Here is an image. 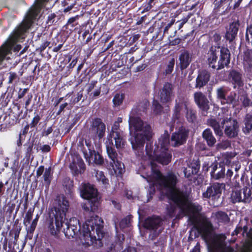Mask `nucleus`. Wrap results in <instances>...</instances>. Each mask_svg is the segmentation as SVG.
Segmentation results:
<instances>
[{"instance_id":"5701e85b","label":"nucleus","mask_w":252,"mask_h":252,"mask_svg":"<svg viewBox=\"0 0 252 252\" xmlns=\"http://www.w3.org/2000/svg\"><path fill=\"white\" fill-rule=\"evenodd\" d=\"M84 155L88 162H91L92 160L94 163L97 165H101L104 163L103 157L97 152L91 151L89 149V152L83 151Z\"/></svg>"},{"instance_id":"f704fd0d","label":"nucleus","mask_w":252,"mask_h":252,"mask_svg":"<svg viewBox=\"0 0 252 252\" xmlns=\"http://www.w3.org/2000/svg\"><path fill=\"white\" fill-rule=\"evenodd\" d=\"M228 90L227 88L225 86L220 87L217 89V97L219 99L221 100V103H223V102L224 101V100L226 97V95L228 93Z\"/></svg>"},{"instance_id":"58836bf2","label":"nucleus","mask_w":252,"mask_h":252,"mask_svg":"<svg viewBox=\"0 0 252 252\" xmlns=\"http://www.w3.org/2000/svg\"><path fill=\"white\" fill-rule=\"evenodd\" d=\"M159 147H158L157 148V150H154L153 149V146L151 145L147 144L146 146L145 151L146 152L147 155L149 156V157L151 158L152 160H153L154 157H155L156 154H157V152L158 151V149Z\"/></svg>"},{"instance_id":"2eb2a0df","label":"nucleus","mask_w":252,"mask_h":252,"mask_svg":"<svg viewBox=\"0 0 252 252\" xmlns=\"http://www.w3.org/2000/svg\"><path fill=\"white\" fill-rule=\"evenodd\" d=\"M105 129V125L102 120L99 118H95L92 120L89 131L91 133L97 135L100 139L104 136Z\"/></svg>"},{"instance_id":"79ce46f5","label":"nucleus","mask_w":252,"mask_h":252,"mask_svg":"<svg viewBox=\"0 0 252 252\" xmlns=\"http://www.w3.org/2000/svg\"><path fill=\"white\" fill-rule=\"evenodd\" d=\"M240 100H241L242 105L244 107H249L252 104L251 100L246 94H244L241 95Z\"/></svg>"},{"instance_id":"49530a36","label":"nucleus","mask_w":252,"mask_h":252,"mask_svg":"<svg viewBox=\"0 0 252 252\" xmlns=\"http://www.w3.org/2000/svg\"><path fill=\"white\" fill-rule=\"evenodd\" d=\"M187 111L186 117L189 121L193 122L196 119V116L194 112L191 109L188 107L186 109Z\"/></svg>"},{"instance_id":"e2e57ef3","label":"nucleus","mask_w":252,"mask_h":252,"mask_svg":"<svg viewBox=\"0 0 252 252\" xmlns=\"http://www.w3.org/2000/svg\"><path fill=\"white\" fill-rule=\"evenodd\" d=\"M83 97V93L82 92L78 93L76 97L74 99L73 102L74 103H77L82 99Z\"/></svg>"},{"instance_id":"338daca9","label":"nucleus","mask_w":252,"mask_h":252,"mask_svg":"<svg viewBox=\"0 0 252 252\" xmlns=\"http://www.w3.org/2000/svg\"><path fill=\"white\" fill-rule=\"evenodd\" d=\"M17 77V74L14 72H10L9 73L8 83L11 84L13 81Z\"/></svg>"},{"instance_id":"cd10ccee","label":"nucleus","mask_w":252,"mask_h":252,"mask_svg":"<svg viewBox=\"0 0 252 252\" xmlns=\"http://www.w3.org/2000/svg\"><path fill=\"white\" fill-rule=\"evenodd\" d=\"M77 162L73 161L69 165L70 169L76 174L81 173L82 171L84 170V164L83 160L78 158H76Z\"/></svg>"},{"instance_id":"a211bd4d","label":"nucleus","mask_w":252,"mask_h":252,"mask_svg":"<svg viewBox=\"0 0 252 252\" xmlns=\"http://www.w3.org/2000/svg\"><path fill=\"white\" fill-rule=\"evenodd\" d=\"M171 157V154L168 150L160 149L157 152L153 160L157 161L163 165H166L170 162Z\"/></svg>"},{"instance_id":"9b49d317","label":"nucleus","mask_w":252,"mask_h":252,"mask_svg":"<svg viewBox=\"0 0 252 252\" xmlns=\"http://www.w3.org/2000/svg\"><path fill=\"white\" fill-rule=\"evenodd\" d=\"M107 153L109 158L111 160L110 162L112 169L115 172H118L120 174H122L125 171L124 164L120 162L118 159V154L115 149L111 146L108 145L107 146Z\"/></svg>"},{"instance_id":"7c9ffc66","label":"nucleus","mask_w":252,"mask_h":252,"mask_svg":"<svg viewBox=\"0 0 252 252\" xmlns=\"http://www.w3.org/2000/svg\"><path fill=\"white\" fill-rule=\"evenodd\" d=\"M244 64L248 71H252V50H247L244 56Z\"/></svg>"},{"instance_id":"603ef678","label":"nucleus","mask_w":252,"mask_h":252,"mask_svg":"<svg viewBox=\"0 0 252 252\" xmlns=\"http://www.w3.org/2000/svg\"><path fill=\"white\" fill-rule=\"evenodd\" d=\"M130 222V217L129 216H127L125 218L120 222V226L121 227L124 228L127 226H128Z\"/></svg>"},{"instance_id":"bf43d9fd","label":"nucleus","mask_w":252,"mask_h":252,"mask_svg":"<svg viewBox=\"0 0 252 252\" xmlns=\"http://www.w3.org/2000/svg\"><path fill=\"white\" fill-rule=\"evenodd\" d=\"M40 120V117L39 115H37L36 116H35L33 118V119L31 124V126L32 127H35L37 125V124L38 123Z\"/></svg>"},{"instance_id":"4c0bfd02","label":"nucleus","mask_w":252,"mask_h":252,"mask_svg":"<svg viewBox=\"0 0 252 252\" xmlns=\"http://www.w3.org/2000/svg\"><path fill=\"white\" fill-rule=\"evenodd\" d=\"M192 15V13H189L187 16L184 17L181 20L174 23L175 32H177V30H180L183 27V25L188 22Z\"/></svg>"},{"instance_id":"72a5a7b5","label":"nucleus","mask_w":252,"mask_h":252,"mask_svg":"<svg viewBox=\"0 0 252 252\" xmlns=\"http://www.w3.org/2000/svg\"><path fill=\"white\" fill-rule=\"evenodd\" d=\"M169 144H170L169 135L167 132H165L159 138L158 146H160V149L168 150L167 147Z\"/></svg>"},{"instance_id":"0eeeda50","label":"nucleus","mask_w":252,"mask_h":252,"mask_svg":"<svg viewBox=\"0 0 252 252\" xmlns=\"http://www.w3.org/2000/svg\"><path fill=\"white\" fill-rule=\"evenodd\" d=\"M230 53L225 47L212 46L208 53V62L209 66L213 69L220 70L227 66L230 63Z\"/></svg>"},{"instance_id":"6e6552de","label":"nucleus","mask_w":252,"mask_h":252,"mask_svg":"<svg viewBox=\"0 0 252 252\" xmlns=\"http://www.w3.org/2000/svg\"><path fill=\"white\" fill-rule=\"evenodd\" d=\"M252 191L248 187H245L241 189H235L232 192L230 199L233 203L237 202H248L251 200Z\"/></svg>"},{"instance_id":"423d86ee","label":"nucleus","mask_w":252,"mask_h":252,"mask_svg":"<svg viewBox=\"0 0 252 252\" xmlns=\"http://www.w3.org/2000/svg\"><path fill=\"white\" fill-rule=\"evenodd\" d=\"M187 204V207L184 208L181 212L189 216V221L207 242L213 230L212 223L206 217L198 214L202 209L200 205L192 204L189 200Z\"/></svg>"},{"instance_id":"052dcab7","label":"nucleus","mask_w":252,"mask_h":252,"mask_svg":"<svg viewBox=\"0 0 252 252\" xmlns=\"http://www.w3.org/2000/svg\"><path fill=\"white\" fill-rule=\"evenodd\" d=\"M33 144L29 143L26 151V157L30 158L32 150Z\"/></svg>"},{"instance_id":"de8ad7c7","label":"nucleus","mask_w":252,"mask_h":252,"mask_svg":"<svg viewBox=\"0 0 252 252\" xmlns=\"http://www.w3.org/2000/svg\"><path fill=\"white\" fill-rule=\"evenodd\" d=\"M153 107L154 112L158 114L162 111V107L159 102L157 100H154L153 102Z\"/></svg>"},{"instance_id":"aec40b11","label":"nucleus","mask_w":252,"mask_h":252,"mask_svg":"<svg viewBox=\"0 0 252 252\" xmlns=\"http://www.w3.org/2000/svg\"><path fill=\"white\" fill-rule=\"evenodd\" d=\"M192 55L189 51L182 50L179 56V65L181 70L187 68L192 61Z\"/></svg>"},{"instance_id":"f3484780","label":"nucleus","mask_w":252,"mask_h":252,"mask_svg":"<svg viewBox=\"0 0 252 252\" xmlns=\"http://www.w3.org/2000/svg\"><path fill=\"white\" fill-rule=\"evenodd\" d=\"M17 40V35H11L5 43L0 47V63L11 51L12 46Z\"/></svg>"},{"instance_id":"5fc2aeb1","label":"nucleus","mask_w":252,"mask_h":252,"mask_svg":"<svg viewBox=\"0 0 252 252\" xmlns=\"http://www.w3.org/2000/svg\"><path fill=\"white\" fill-rule=\"evenodd\" d=\"M38 219V217L37 216L36 218L33 220L31 225L27 228L28 232L32 233L34 231L37 225V222Z\"/></svg>"},{"instance_id":"680f3d73","label":"nucleus","mask_w":252,"mask_h":252,"mask_svg":"<svg viewBox=\"0 0 252 252\" xmlns=\"http://www.w3.org/2000/svg\"><path fill=\"white\" fill-rule=\"evenodd\" d=\"M96 81H92L90 83L88 84V88L87 89V92L88 94L93 90V89L94 88L95 86L96 85Z\"/></svg>"},{"instance_id":"1a4fd4ad","label":"nucleus","mask_w":252,"mask_h":252,"mask_svg":"<svg viewBox=\"0 0 252 252\" xmlns=\"http://www.w3.org/2000/svg\"><path fill=\"white\" fill-rule=\"evenodd\" d=\"M189 131L185 127L182 126L177 131L172 133L170 144L172 146L176 147L184 144L188 137Z\"/></svg>"},{"instance_id":"4d7b16f0","label":"nucleus","mask_w":252,"mask_h":252,"mask_svg":"<svg viewBox=\"0 0 252 252\" xmlns=\"http://www.w3.org/2000/svg\"><path fill=\"white\" fill-rule=\"evenodd\" d=\"M237 32H226L225 38L230 42H232L235 38Z\"/></svg>"},{"instance_id":"412c9836","label":"nucleus","mask_w":252,"mask_h":252,"mask_svg":"<svg viewBox=\"0 0 252 252\" xmlns=\"http://www.w3.org/2000/svg\"><path fill=\"white\" fill-rule=\"evenodd\" d=\"M162 223V219L159 217L153 216L147 218L144 223V227L147 229L156 230L160 227Z\"/></svg>"},{"instance_id":"c85d7f7f","label":"nucleus","mask_w":252,"mask_h":252,"mask_svg":"<svg viewBox=\"0 0 252 252\" xmlns=\"http://www.w3.org/2000/svg\"><path fill=\"white\" fill-rule=\"evenodd\" d=\"M223 102L231 105L233 108L236 107L239 104V96L235 92H231Z\"/></svg>"},{"instance_id":"c756f323","label":"nucleus","mask_w":252,"mask_h":252,"mask_svg":"<svg viewBox=\"0 0 252 252\" xmlns=\"http://www.w3.org/2000/svg\"><path fill=\"white\" fill-rule=\"evenodd\" d=\"M212 171L211 172V176L215 180H219L224 178L225 176V169L222 167H218L217 165L212 167Z\"/></svg>"},{"instance_id":"8fccbe9b","label":"nucleus","mask_w":252,"mask_h":252,"mask_svg":"<svg viewBox=\"0 0 252 252\" xmlns=\"http://www.w3.org/2000/svg\"><path fill=\"white\" fill-rule=\"evenodd\" d=\"M176 207L171 205L167 207V214L170 218H173L175 216Z\"/></svg>"},{"instance_id":"e433bc0d","label":"nucleus","mask_w":252,"mask_h":252,"mask_svg":"<svg viewBox=\"0 0 252 252\" xmlns=\"http://www.w3.org/2000/svg\"><path fill=\"white\" fill-rule=\"evenodd\" d=\"M226 32H238L241 30L240 24L238 20H233L229 23L228 28H226Z\"/></svg>"},{"instance_id":"6e6d98bb","label":"nucleus","mask_w":252,"mask_h":252,"mask_svg":"<svg viewBox=\"0 0 252 252\" xmlns=\"http://www.w3.org/2000/svg\"><path fill=\"white\" fill-rule=\"evenodd\" d=\"M174 63L175 60L174 58H172L169 62L167 68L165 70L166 74H170L172 72Z\"/></svg>"},{"instance_id":"69168bd1","label":"nucleus","mask_w":252,"mask_h":252,"mask_svg":"<svg viewBox=\"0 0 252 252\" xmlns=\"http://www.w3.org/2000/svg\"><path fill=\"white\" fill-rule=\"evenodd\" d=\"M55 17L56 15L55 14H51L50 15H49L48 18V21L47 22V24H49V25H51L54 22Z\"/></svg>"},{"instance_id":"a18cd8bd","label":"nucleus","mask_w":252,"mask_h":252,"mask_svg":"<svg viewBox=\"0 0 252 252\" xmlns=\"http://www.w3.org/2000/svg\"><path fill=\"white\" fill-rule=\"evenodd\" d=\"M124 98V95L123 94H117L113 100L114 105L119 106L121 104Z\"/></svg>"},{"instance_id":"bb28decb","label":"nucleus","mask_w":252,"mask_h":252,"mask_svg":"<svg viewBox=\"0 0 252 252\" xmlns=\"http://www.w3.org/2000/svg\"><path fill=\"white\" fill-rule=\"evenodd\" d=\"M202 137L206 141L209 147H213L216 143V139L213 135L211 130L209 128L205 129L203 131Z\"/></svg>"},{"instance_id":"393cba45","label":"nucleus","mask_w":252,"mask_h":252,"mask_svg":"<svg viewBox=\"0 0 252 252\" xmlns=\"http://www.w3.org/2000/svg\"><path fill=\"white\" fill-rule=\"evenodd\" d=\"M207 125L213 129L215 134L221 137L223 135L222 129L224 125H220L219 122L214 118H210L207 120Z\"/></svg>"},{"instance_id":"f257e3e1","label":"nucleus","mask_w":252,"mask_h":252,"mask_svg":"<svg viewBox=\"0 0 252 252\" xmlns=\"http://www.w3.org/2000/svg\"><path fill=\"white\" fill-rule=\"evenodd\" d=\"M79 189L81 197L89 200L88 204L83 206L85 217L88 218L83 225L85 243L88 246L101 247L104 236L103 221L98 216L94 218V213L98 210L100 204L97 190L93 185L86 182L80 185Z\"/></svg>"},{"instance_id":"a19ab883","label":"nucleus","mask_w":252,"mask_h":252,"mask_svg":"<svg viewBox=\"0 0 252 252\" xmlns=\"http://www.w3.org/2000/svg\"><path fill=\"white\" fill-rule=\"evenodd\" d=\"M121 249V243L111 244L107 248V252H118Z\"/></svg>"},{"instance_id":"ea45409f","label":"nucleus","mask_w":252,"mask_h":252,"mask_svg":"<svg viewBox=\"0 0 252 252\" xmlns=\"http://www.w3.org/2000/svg\"><path fill=\"white\" fill-rule=\"evenodd\" d=\"M95 173L97 181H101L105 185L108 184V180L106 178L102 171L95 170Z\"/></svg>"},{"instance_id":"09e8293b","label":"nucleus","mask_w":252,"mask_h":252,"mask_svg":"<svg viewBox=\"0 0 252 252\" xmlns=\"http://www.w3.org/2000/svg\"><path fill=\"white\" fill-rule=\"evenodd\" d=\"M149 106V102L147 99H144L138 104L137 109L139 111H144Z\"/></svg>"},{"instance_id":"a878e982","label":"nucleus","mask_w":252,"mask_h":252,"mask_svg":"<svg viewBox=\"0 0 252 252\" xmlns=\"http://www.w3.org/2000/svg\"><path fill=\"white\" fill-rule=\"evenodd\" d=\"M212 218L214 219L217 223H221L226 224L230 221V218L227 214L225 212L221 211L213 213Z\"/></svg>"},{"instance_id":"dca6fc26","label":"nucleus","mask_w":252,"mask_h":252,"mask_svg":"<svg viewBox=\"0 0 252 252\" xmlns=\"http://www.w3.org/2000/svg\"><path fill=\"white\" fill-rule=\"evenodd\" d=\"M175 103L173 118L174 119L178 120L180 117L183 107L184 106L187 109L188 101L183 95L179 94L175 100Z\"/></svg>"},{"instance_id":"ddd939ff","label":"nucleus","mask_w":252,"mask_h":252,"mask_svg":"<svg viewBox=\"0 0 252 252\" xmlns=\"http://www.w3.org/2000/svg\"><path fill=\"white\" fill-rule=\"evenodd\" d=\"M194 100L201 111L202 116H206L210 109L209 101L206 96L201 92H196L193 94Z\"/></svg>"},{"instance_id":"473e14b6","label":"nucleus","mask_w":252,"mask_h":252,"mask_svg":"<svg viewBox=\"0 0 252 252\" xmlns=\"http://www.w3.org/2000/svg\"><path fill=\"white\" fill-rule=\"evenodd\" d=\"M244 126L243 130L245 133H249L252 130V115L247 114L246 115L244 121Z\"/></svg>"},{"instance_id":"864d4df0","label":"nucleus","mask_w":252,"mask_h":252,"mask_svg":"<svg viewBox=\"0 0 252 252\" xmlns=\"http://www.w3.org/2000/svg\"><path fill=\"white\" fill-rule=\"evenodd\" d=\"M32 217V212L31 210H29L26 214V217L24 219V224L27 226L30 223Z\"/></svg>"},{"instance_id":"f8f14e48","label":"nucleus","mask_w":252,"mask_h":252,"mask_svg":"<svg viewBox=\"0 0 252 252\" xmlns=\"http://www.w3.org/2000/svg\"><path fill=\"white\" fill-rule=\"evenodd\" d=\"M225 185L223 183H215L207 188L203 192V196L205 198H211L213 200L220 199L222 190L225 189Z\"/></svg>"},{"instance_id":"c9c22d12","label":"nucleus","mask_w":252,"mask_h":252,"mask_svg":"<svg viewBox=\"0 0 252 252\" xmlns=\"http://www.w3.org/2000/svg\"><path fill=\"white\" fill-rule=\"evenodd\" d=\"M199 169L198 165H196L195 167L188 166L185 167L184 169V175L187 178H189L192 174H196L198 173Z\"/></svg>"},{"instance_id":"2f4dec72","label":"nucleus","mask_w":252,"mask_h":252,"mask_svg":"<svg viewBox=\"0 0 252 252\" xmlns=\"http://www.w3.org/2000/svg\"><path fill=\"white\" fill-rule=\"evenodd\" d=\"M79 16L77 15L75 17L69 18L67 23L65 25L66 30H68L70 32H74L78 29L79 25L76 22V21L79 19Z\"/></svg>"},{"instance_id":"13d9d810","label":"nucleus","mask_w":252,"mask_h":252,"mask_svg":"<svg viewBox=\"0 0 252 252\" xmlns=\"http://www.w3.org/2000/svg\"><path fill=\"white\" fill-rule=\"evenodd\" d=\"M153 2V0H150L149 1L148 3L144 6V8L142 11V13L149 11L151 9V8L153 7V5H152Z\"/></svg>"},{"instance_id":"c03bdc74","label":"nucleus","mask_w":252,"mask_h":252,"mask_svg":"<svg viewBox=\"0 0 252 252\" xmlns=\"http://www.w3.org/2000/svg\"><path fill=\"white\" fill-rule=\"evenodd\" d=\"M44 180L45 182L47 184L49 185L51 179V168L49 167L45 169L43 175Z\"/></svg>"},{"instance_id":"3c124183","label":"nucleus","mask_w":252,"mask_h":252,"mask_svg":"<svg viewBox=\"0 0 252 252\" xmlns=\"http://www.w3.org/2000/svg\"><path fill=\"white\" fill-rule=\"evenodd\" d=\"M230 146V142L228 140H226L222 141L221 142L218 144L217 147L218 149H225Z\"/></svg>"},{"instance_id":"6ab92c4d","label":"nucleus","mask_w":252,"mask_h":252,"mask_svg":"<svg viewBox=\"0 0 252 252\" xmlns=\"http://www.w3.org/2000/svg\"><path fill=\"white\" fill-rule=\"evenodd\" d=\"M210 76V73L206 70L199 71L196 78L195 88L201 89L203 88L209 81Z\"/></svg>"},{"instance_id":"39448f33","label":"nucleus","mask_w":252,"mask_h":252,"mask_svg":"<svg viewBox=\"0 0 252 252\" xmlns=\"http://www.w3.org/2000/svg\"><path fill=\"white\" fill-rule=\"evenodd\" d=\"M135 110H132L129 118V126L131 137L130 143L135 153L141 156L144 153L146 141H150L153 133L151 126L140 118L135 117Z\"/></svg>"},{"instance_id":"f03ea898","label":"nucleus","mask_w":252,"mask_h":252,"mask_svg":"<svg viewBox=\"0 0 252 252\" xmlns=\"http://www.w3.org/2000/svg\"><path fill=\"white\" fill-rule=\"evenodd\" d=\"M69 207V203L64 195H58L55 199L46 220L48 231L52 235L58 237L63 223L66 227L63 232L68 239L74 238L80 232L81 226L76 218H71L69 222H65Z\"/></svg>"},{"instance_id":"20e7f679","label":"nucleus","mask_w":252,"mask_h":252,"mask_svg":"<svg viewBox=\"0 0 252 252\" xmlns=\"http://www.w3.org/2000/svg\"><path fill=\"white\" fill-rule=\"evenodd\" d=\"M248 227L247 226H239L236 227L232 236L234 234L239 237L245 238L242 246L237 251L230 247H226L225 240L226 236L225 234H214L210 235L209 239L207 241L210 252H251L252 251V228L247 232Z\"/></svg>"},{"instance_id":"7ed1b4c3","label":"nucleus","mask_w":252,"mask_h":252,"mask_svg":"<svg viewBox=\"0 0 252 252\" xmlns=\"http://www.w3.org/2000/svg\"><path fill=\"white\" fill-rule=\"evenodd\" d=\"M152 170V177H148L147 181L150 183L156 181L159 189L165 192L168 198L180 208L181 212L184 208L187 206V203L189 200V194L175 188L178 182L176 176L171 172L163 176L158 170L153 167Z\"/></svg>"},{"instance_id":"9d476101","label":"nucleus","mask_w":252,"mask_h":252,"mask_svg":"<svg viewBox=\"0 0 252 252\" xmlns=\"http://www.w3.org/2000/svg\"><path fill=\"white\" fill-rule=\"evenodd\" d=\"M229 123L226 125L224 133L229 138H234L237 136L239 130V125L236 119H232L231 117L225 118L221 122V125Z\"/></svg>"},{"instance_id":"774afa93","label":"nucleus","mask_w":252,"mask_h":252,"mask_svg":"<svg viewBox=\"0 0 252 252\" xmlns=\"http://www.w3.org/2000/svg\"><path fill=\"white\" fill-rule=\"evenodd\" d=\"M83 37L84 38V40H86L85 41L86 43L90 41L92 38V37L91 36V34H90V32H84L83 34Z\"/></svg>"},{"instance_id":"37998d69","label":"nucleus","mask_w":252,"mask_h":252,"mask_svg":"<svg viewBox=\"0 0 252 252\" xmlns=\"http://www.w3.org/2000/svg\"><path fill=\"white\" fill-rule=\"evenodd\" d=\"M228 2H229L228 6L231 7L230 5V3L232 2V0H215L213 4L214 5L215 8H219Z\"/></svg>"},{"instance_id":"4468645a","label":"nucleus","mask_w":252,"mask_h":252,"mask_svg":"<svg viewBox=\"0 0 252 252\" xmlns=\"http://www.w3.org/2000/svg\"><path fill=\"white\" fill-rule=\"evenodd\" d=\"M174 86L169 83H166L158 93V98L162 103H168L171 101L174 96Z\"/></svg>"},{"instance_id":"b1692460","label":"nucleus","mask_w":252,"mask_h":252,"mask_svg":"<svg viewBox=\"0 0 252 252\" xmlns=\"http://www.w3.org/2000/svg\"><path fill=\"white\" fill-rule=\"evenodd\" d=\"M228 79L230 82L234 85L240 87L244 84L242 80V74L237 70L234 69L230 70L228 74Z\"/></svg>"},{"instance_id":"4be33fe9","label":"nucleus","mask_w":252,"mask_h":252,"mask_svg":"<svg viewBox=\"0 0 252 252\" xmlns=\"http://www.w3.org/2000/svg\"><path fill=\"white\" fill-rule=\"evenodd\" d=\"M108 139L111 141L112 145H113L112 141H115V146L117 149H122L125 145L122 131L110 132Z\"/></svg>"},{"instance_id":"0e129e2a","label":"nucleus","mask_w":252,"mask_h":252,"mask_svg":"<svg viewBox=\"0 0 252 252\" xmlns=\"http://www.w3.org/2000/svg\"><path fill=\"white\" fill-rule=\"evenodd\" d=\"M119 128H120V125L119 124V122H115L112 127L111 132L121 131L119 129Z\"/></svg>"}]
</instances>
